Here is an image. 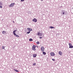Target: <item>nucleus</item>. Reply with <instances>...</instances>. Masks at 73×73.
I'll use <instances>...</instances> for the list:
<instances>
[{"label": "nucleus", "mask_w": 73, "mask_h": 73, "mask_svg": "<svg viewBox=\"0 0 73 73\" xmlns=\"http://www.w3.org/2000/svg\"><path fill=\"white\" fill-rule=\"evenodd\" d=\"M44 48L43 47H42L41 48V50L42 52H43V51H44Z\"/></svg>", "instance_id": "nucleus-9"}, {"label": "nucleus", "mask_w": 73, "mask_h": 73, "mask_svg": "<svg viewBox=\"0 0 73 73\" xmlns=\"http://www.w3.org/2000/svg\"><path fill=\"white\" fill-rule=\"evenodd\" d=\"M68 45L69 46V48H73V46H72V45L71 43H68Z\"/></svg>", "instance_id": "nucleus-3"}, {"label": "nucleus", "mask_w": 73, "mask_h": 73, "mask_svg": "<svg viewBox=\"0 0 73 73\" xmlns=\"http://www.w3.org/2000/svg\"><path fill=\"white\" fill-rule=\"evenodd\" d=\"M43 54H46V53H45V52H43Z\"/></svg>", "instance_id": "nucleus-19"}, {"label": "nucleus", "mask_w": 73, "mask_h": 73, "mask_svg": "<svg viewBox=\"0 0 73 73\" xmlns=\"http://www.w3.org/2000/svg\"><path fill=\"white\" fill-rule=\"evenodd\" d=\"M37 35L38 36H42V34L41 33H39L37 34Z\"/></svg>", "instance_id": "nucleus-7"}, {"label": "nucleus", "mask_w": 73, "mask_h": 73, "mask_svg": "<svg viewBox=\"0 0 73 73\" xmlns=\"http://www.w3.org/2000/svg\"><path fill=\"white\" fill-rule=\"evenodd\" d=\"M41 0V1H43V0Z\"/></svg>", "instance_id": "nucleus-26"}, {"label": "nucleus", "mask_w": 73, "mask_h": 73, "mask_svg": "<svg viewBox=\"0 0 73 73\" xmlns=\"http://www.w3.org/2000/svg\"><path fill=\"white\" fill-rule=\"evenodd\" d=\"M2 5H3V4H2V3L0 2V8H3V7H2Z\"/></svg>", "instance_id": "nucleus-10"}, {"label": "nucleus", "mask_w": 73, "mask_h": 73, "mask_svg": "<svg viewBox=\"0 0 73 73\" xmlns=\"http://www.w3.org/2000/svg\"><path fill=\"white\" fill-rule=\"evenodd\" d=\"M24 1V0H21V1Z\"/></svg>", "instance_id": "nucleus-23"}, {"label": "nucleus", "mask_w": 73, "mask_h": 73, "mask_svg": "<svg viewBox=\"0 0 73 73\" xmlns=\"http://www.w3.org/2000/svg\"><path fill=\"white\" fill-rule=\"evenodd\" d=\"M58 54L60 55V56H62V55L63 54L62 52H61V51H59L58 52Z\"/></svg>", "instance_id": "nucleus-8"}, {"label": "nucleus", "mask_w": 73, "mask_h": 73, "mask_svg": "<svg viewBox=\"0 0 73 73\" xmlns=\"http://www.w3.org/2000/svg\"><path fill=\"white\" fill-rule=\"evenodd\" d=\"M36 46L33 45L32 47V50L35 51V50H36Z\"/></svg>", "instance_id": "nucleus-2"}, {"label": "nucleus", "mask_w": 73, "mask_h": 73, "mask_svg": "<svg viewBox=\"0 0 73 73\" xmlns=\"http://www.w3.org/2000/svg\"><path fill=\"white\" fill-rule=\"evenodd\" d=\"M2 32V34H3V35H5L6 34V32L5 31H3Z\"/></svg>", "instance_id": "nucleus-12"}, {"label": "nucleus", "mask_w": 73, "mask_h": 73, "mask_svg": "<svg viewBox=\"0 0 73 73\" xmlns=\"http://www.w3.org/2000/svg\"><path fill=\"white\" fill-rule=\"evenodd\" d=\"M50 55L51 56H54L55 54H54V53L52 52L50 53Z\"/></svg>", "instance_id": "nucleus-5"}, {"label": "nucleus", "mask_w": 73, "mask_h": 73, "mask_svg": "<svg viewBox=\"0 0 73 73\" xmlns=\"http://www.w3.org/2000/svg\"><path fill=\"white\" fill-rule=\"evenodd\" d=\"M33 21H34V22L36 23V22H37V20L36 19L34 18L33 19Z\"/></svg>", "instance_id": "nucleus-6"}, {"label": "nucleus", "mask_w": 73, "mask_h": 73, "mask_svg": "<svg viewBox=\"0 0 73 73\" xmlns=\"http://www.w3.org/2000/svg\"><path fill=\"white\" fill-rule=\"evenodd\" d=\"M15 4V3H11V4L9 5V7H14Z\"/></svg>", "instance_id": "nucleus-4"}, {"label": "nucleus", "mask_w": 73, "mask_h": 73, "mask_svg": "<svg viewBox=\"0 0 73 73\" xmlns=\"http://www.w3.org/2000/svg\"><path fill=\"white\" fill-rule=\"evenodd\" d=\"M27 30H28V31H32V29L30 28H28Z\"/></svg>", "instance_id": "nucleus-11"}, {"label": "nucleus", "mask_w": 73, "mask_h": 73, "mask_svg": "<svg viewBox=\"0 0 73 73\" xmlns=\"http://www.w3.org/2000/svg\"><path fill=\"white\" fill-rule=\"evenodd\" d=\"M31 32L30 31H29L28 32H27V34H29V33H30Z\"/></svg>", "instance_id": "nucleus-20"}, {"label": "nucleus", "mask_w": 73, "mask_h": 73, "mask_svg": "<svg viewBox=\"0 0 73 73\" xmlns=\"http://www.w3.org/2000/svg\"><path fill=\"white\" fill-rule=\"evenodd\" d=\"M63 15H64V12H63Z\"/></svg>", "instance_id": "nucleus-25"}, {"label": "nucleus", "mask_w": 73, "mask_h": 73, "mask_svg": "<svg viewBox=\"0 0 73 73\" xmlns=\"http://www.w3.org/2000/svg\"><path fill=\"white\" fill-rule=\"evenodd\" d=\"M52 61H55V59H52Z\"/></svg>", "instance_id": "nucleus-22"}, {"label": "nucleus", "mask_w": 73, "mask_h": 73, "mask_svg": "<svg viewBox=\"0 0 73 73\" xmlns=\"http://www.w3.org/2000/svg\"><path fill=\"white\" fill-rule=\"evenodd\" d=\"M36 64V63H34V64H33V65L35 66V65Z\"/></svg>", "instance_id": "nucleus-21"}, {"label": "nucleus", "mask_w": 73, "mask_h": 73, "mask_svg": "<svg viewBox=\"0 0 73 73\" xmlns=\"http://www.w3.org/2000/svg\"><path fill=\"white\" fill-rule=\"evenodd\" d=\"M2 48L3 49H5V47L3 46Z\"/></svg>", "instance_id": "nucleus-18"}, {"label": "nucleus", "mask_w": 73, "mask_h": 73, "mask_svg": "<svg viewBox=\"0 0 73 73\" xmlns=\"http://www.w3.org/2000/svg\"><path fill=\"white\" fill-rule=\"evenodd\" d=\"M36 56H37V55H36V54H34L33 55V57H36Z\"/></svg>", "instance_id": "nucleus-13"}, {"label": "nucleus", "mask_w": 73, "mask_h": 73, "mask_svg": "<svg viewBox=\"0 0 73 73\" xmlns=\"http://www.w3.org/2000/svg\"><path fill=\"white\" fill-rule=\"evenodd\" d=\"M49 28H50V29H53H53L54 28V27H53L52 26L50 27H49Z\"/></svg>", "instance_id": "nucleus-14"}, {"label": "nucleus", "mask_w": 73, "mask_h": 73, "mask_svg": "<svg viewBox=\"0 0 73 73\" xmlns=\"http://www.w3.org/2000/svg\"><path fill=\"white\" fill-rule=\"evenodd\" d=\"M42 37H39V38H42Z\"/></svg>", "instance_id": "nucleus-24"}, {"label": "nucleus", "mask_w": 73, "mask_h": 73, "mask_svg": "<svg viewBox=\"0 0 73 73\" xmlns=\"http://www.w3.org/2000/svg\"><path fill=\"white\" fill-rule=\"evenodd\" d=\"M13 22L14 23L15 22H14V21H13Z\"/></svg>", "instance_id": "nucleus-27"}, {"label": "nucleus", "mask_w": 73, "mask_h": 73, "mask_svg": "<svg viewBox=\"0 0 73 73\" xmlns=\"http://www.w3.org/2000/svg\"><path fill=\"white\" fill-rule=\"evenodd\" d=\"M14 70H15V72H19V71L17 70L14 69Z\"/></svg>", "instance_id": "nucleus-15"}, {"label": "nucleus", "mask_w": 73, "mask_h": 73, "mask_svg": "<svg viewBox=\"0 0 73 73\" xmlns=\"http://www.w3.org/2000/svg\"><path fill=\"white\" fill-rule=\"evenodd\" d=\"M33 40V39H32V38H30L29 39V41H32Z\"/></svg>", "instance_id": "nucleus-16"}, {"label": "nucleus", "mask_w": 73, "mask_h": 73, "mask_svg": "<svg viewBox=\"0 0 73 73\" xmlns=\"http://www.w3.org/2000/svg\"><path fill=\"white\" fill-rule=\"evenodd\" d=\"M16 30H15V31H13V33L14 34V35L16 36V37H19V36L18 35H17L16 34Z\"/></svg>", "instance_id": "nucleus-1"}, {"label": "nucleus", "mask_w": 73, "mask_h": 73, "mask_svg": "<svg viewBox=\"0 0 73 73\" xmlns=\"http://www.w3.org/2000/svg\"><path fill=\"white\" fill-rule=\"evenodd\" d=\"M36 44H40V42H37Z\"/></svg>", "instance_id": "nucleus-17"}]
</instances>
